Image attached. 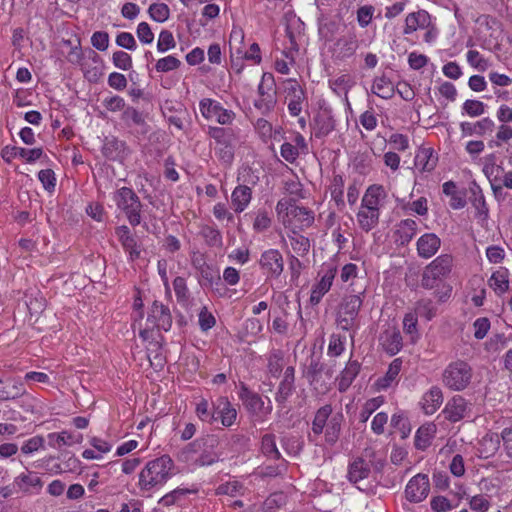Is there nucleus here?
<instances>
[{
	"instance_id": "9d476101",
	"label": "nucleus",
	"mask_w": 512,
	"mask_h": 512,
	"mask_svg": "<svg viewBox=\"0 0 512 512\" xmlns=\"http://www.w3.org/2000/svg\"><path fill=\"white\" fill-rule=\"evenodd\" d=\"M284 93L288 99V111L293 117L299 116L307 101L306 92L295 78L283 81Z\"/></svg>"
},
{
	"instance_id": "5701e85b",
	"label": "nucleus",
	"mask_w": 512,
	"mask_h": 512,
	"mask_svg": "<svg viewBox=\"0 0 512 512\" xmlns=\"http://www.w3.org/2000/svg\"><path fill=\"white\" fill-rule=\"evenodd\" d=\"M438 163V154L431 147H420L414 158V166L421 173L432 172Z\"/></svg>"
},
{
	"instance_id": "09e8293b",
	"label": "nucleus",
	"mask_w": 512,
	"mask_h": 512,
	"mask_svg": "<svg viewBox=\"0 0 512 512\" xmlns=\"http://www.w3.org/2000/svg\"><path fill=\"white\" fill-rule=\"evenodd\" d=\"M344 185L343 176L340 174L334 175L330 185V194L337 207L341 209L345 207Z\"/></svg>"
},
{
	"instance_id": "4d7b16f0",
	"label": "nucleus",
	"mask_w": 512,
	"mask_h": 512,
	"mask_svg": "<svg viewBox=\"0 0 512 512\" xmlns=\"http://www.w3.org/2000/svg\"><path fill=\"white\" fill-rule=\"evenodd\" d=\"M192 490L176 488L173 491L164 495L158 502L159 505L169 507L175 504H179L181 500L189 493H192Z\"/></svg>"
},
{
	"instance_id": "f704fd0d",
	"label": "nucleus",
	"mask_w": 512,
	"mask_h": 512,
	"mask_svg": "<svg viewBox=\"0 0 512 512\" xmlns=\"http://www.w3.org/2000/svg\"><path fill=\"white\" fill-rule=\"evenodd\" d=\"M501 441V433H486L479 442L480 456L485 459L494 456L500 448Z\"/></svg>"
},
{
	"instance_id": "c03bdc74",
	"label": "nucleus",
	"mask_w": 512,
	"mask_h": 512,
	"mask_svg": "<svg viewBox=\"0 0 512 512\" xmlns=\"http://www.w3.org/2000/svg\"><path fill=\"white\" fill-rule=\"evenodd\" d=\"M25 389L20 381H7L0 380V399L9 400L15 399L24 395Z\"/></svg>"
},
{
	"instance_id": "c85d7f7f",
	"label": "nucleus",
	"mask_w": 512,
	"mask_h": 512,
	"mask_svg": "<svg viewBox=\"0 0 512 512\" xmlns=\"http://www.w3.org/2000/svg\"><path fill=\"white\" fill-rule=\"evenodd\" d=\"M115 233L124 250L129 253L130 259L132 261L138 259L140 257V249L136 237L131 233L129 227L126 225L119 226L116 228Z\"/></svg>"
},
{
	"instance_id": "052dcab7",
	"label": "nucleus",
	"mask_w": 512,
	"mask_h": 512,
	"mask_svg": "<svg viewBox=\"0 0 512 512\" xmlns=\"http://www.w3.org/2000/svg\"><path fill=\"white\" fill-rule=\"evenodd\" d=\"M148 13L154 21L159 23L165 22L170 16L169 7L165 3L151 4Z\"/></svg>"
},
{
	"instance_id": "a19ab883",
	"label": "nucleus",
	"mask_w": 512,
	"mask_h": 512,
	"mask_svg": "<svg viewBox=\"0 0 512 512\" xmlns=\"http://www.w3.org/2000/svg\"><path fill=\"white\" fill-rule=\"evenodd\" d=\"M401 368L402 360L400 358L394 359L390 363L385 375L376 380L375 385L377 389L386 390L387 388H389L398 378Z\"/></svg>"
},
{
	"instance_id": "f3484780",
	"label": "nucleus",
	"mask_w": 512,
	"mask_h": 512,
	"mask_svg": "<svg viewBox=\"0 0 512 512\" xmlns=\"http://www.w3.org/2000/svg\"><path fill=\"white\" fill-rule=\"evenodd\" d=\"M101 151L108 160L119 162H123L130 153L126 142L115 136H109L104 139Z\"/></svg>"
},
{
	"instance_id": "13d9d810",
	"label": "nucleus",
	"mask_w": 512,
	"mask_h": 512,
	"mask_svg": "<svg viewBox=\"0 0 512 512\" xmlns=\"http://www.w3.org/2000/svg\"><path fill=\"white\" fill-rule=\"evenodd\" d=\"M196 414L201 421L213 423L217 417L215 416V409H210L207 399L202 398L196 405Z\"/></svg>"
},
{
	"instance_id": "aec40b11",
	"label": "nucleus",
	"mask_w": 512,
	"mask_h": 512,
	"mask_svg": "<svg viewBox=\"0 0 512 512\" xmlns=\"http://www.w3.org/2000/svg\"><path fill=\"white\" fill-rule=\"evenodd\" d=\"M379 344L390 356L396 355L403 347L400 330L395 326H388L379 337Z\"/></svg>"
},
{
	"instance_id": "f8f14e48",
	"label": "nucleus",
	"mask_w": 512,
	"mask_h": 512,
	"mask_svg": "<svg viewBox=\"0 0 512 512\" xmlns=\"http://www.w3.org/2000/svg\"><path fill=\"white\" fill-rule=\"evenodd\" d=\"M286 228L290 231H303L314 223V213L312 210L294 205L290 208V212H287V219L283 220Z\"/></svg>"
},
{
	"instance_id": "2eb2a0df",
	"label": "nucleus",
	"mask_w": 512,
	"mask_h": 512,
	"mask_svg": "<svg viewBox=\"0 0 512 512\" xmlns=\"http://www.w3.org/2000/svg\"><path fill=\"white\" fill-rule=\"evenodd\" d=\"M429 491L428 475L419 473L408 481L405 487V497L411 503H420L427 498Z\"/></svg>"
},
{
	"instance_id": "6e6552de",
	"label": "nucleus",
	"mask_w": 512,
	"mask_h": 512,
	"mask_svg": "<svg viewBox=\"0 0 512 512\" xmlns=\"http://www.w3.org/2000/svg\"><path fill=\"white\" fill-rule=\"evenodd\" d=\"M363 300L360 295H347L340 303L337 313V324L344 330H350L357 319Z\"/></svg>"
},
{
	"instance_id": "a878e982",
	"label": "nucleus",
	"mask_w": 512,
	"mask_h": 512,
	"mask_svg": "<svg viewBox=\"0 0 512 512\" xmlns=\"http://www.w3.org/2000/svg\"><path fill=\"white\" fill-rule=\"evenodd\" d=\"M431 25L430 14L423 9L409 13L405 18V25L403 29L404 35H410L418 29H426Z\"/></svg>"
},
{
	"instance_id": "603ef678",
	"label": "nucleus",
	"mask_w": 512,
	"mask_h": 512,
	"mask_svg": "<svg viewBox=\"0 0 512 512\" xmlns=\"http://www.w3.org/2000/svg\"><path fill=\"white\" fill-rule=\"evenodd\" d=\"M372 88L373 92L383 99H390L395 93L393 84L386 77L375 79Z\"/></svg>"
},
{
	"instance_id": "69168bd1",
	"label": "nucleus",
	"mask_w": 512,
	"mask_h": 512,
	"mask_svg": "<svg viewBox=\"0 0 512 512\" xmlns=\"http://www.w3.org/2000/svg\"><path fill=\"white\" fill-rule=\"evenodd\" d=\"M180 65L181 61L178 58L169 55L159 59L155 64V69L158 72L166 73L178 69Z\"/></svg>"
},
{
	"instance_id": "c9c22d12",
	"label": "nucleus",
	"mask_w": 512,
	"mask_h": 512,
	"mask_svg": "<svg viewBox=\"0 0 512 512\" xmlns=\"http://www.w3.org/2000/svg\"><path fill=\"white\" fill-rule=\"evenodd\" d=\"M442 403L443 393L437 386H433L429 391H427L421 400L422 409L427 415L435 413Z\"/></svg>"
},
{
	"instance_id": "423d86ee",
	"label": "nucleus",
	"mask_w": 512,
	"mask_h": 512,
	"mask_svg": "<svg viewBox=\"0 0 512 512\" xmlns=\"http://www.w3.org/2000/svg\"><path fill=\"white\" fill-rule=\"evenodd\" d=\"M257 93L258 98L254 101V107L262 115H269L277 104L276 83L272 73H263Z\"/></svg>"
},
{
	"instance_id": "680f3d73",
	"label": "nucleus",
	"mask_w": 512,
	"mask_h": 512,
	"mask_svg": "<svg viewBox=\"0 0 512 512\" xmlns=\"http://www.w3.org/2000/svg\"><path fill=\"white\" fill-rule=\"evenodd\" d=\"M391 426L401 433L402 438H406L411 431L409 421L402 412L394 413L392 415Z\"/></svg>"
},
{
	"instance_id": "f03ea898",
	"label": "nucleus",
	"mask_w": 512,
	"mask_h": 512,
	"mask_svg": "<svg viewBox=\"0 0 512 512\" xmlns=\"http://www.w3.org/2000/svg\"><path fill=\"white\" fill-rule=\"evenodd\" d=\"M207 135L215 142V154L226 165L234 160L238 135L235 129L220 126H208Z\"/></svg>"
},
{
	"instance_id": "b1692460",
	"label": "nucleus",
	"mask_w": 512,
	"mask_h": 512,
	"mask_svg": "<svg viewBox=\"0 0 512 512\" xmlns=\"http://www.w3.org/2000/svg\"><path fill=\"white\" fill-rule=\"evenodd\" d=\"M416 247L419 257L429 259L440 249L441 239L435 233H425L418 238Z\"/></svg>"
},
{
	"instance_id": "20e7f679",
	"label": "nucleus",
	"mask_w": 512,
	"mask_h": 512,
	"mask_svg": "<svg viewBox=\"0 0 512 512\" xmlns=\"http://www.w3.org/2000/svg\"><path fill=\"white\" fill-rule=\"evenodd\" d=\"M113 201L121 210L131 226L135 227L141 223L142 203L138 195L129 187H121L113 194Z\"/></svg>"
},
{
	"instance_id": "2f4dec72",
	"label": "nucleus",
	"mask_w": 512,
	"mask_h": 512,
	"mask_svg": "<svg viewBox=\"0 0 512 512\" xmlns=\"http://www.w3.org/2000/svg\"><path fill=\"white\" fill-rule=\"evenodd\" d=\"M295 369L289 366L285 369L282 381L279 384L278 391L275 396L276 402L284 404L295 390Z\"/></svg>"
},
{
	"instance_id": "7c9ffc66",
	"label": "nucleus",
	"mask_w": 512,
	"mask_h": 512,
	"mask_svg": "<svg viewBox=\"0 0 512 512\" xmlns=\"http://www.w3.org/2000/svg\"><path fill=\"white\" fill-rule=\"evenodd\" d=\"M494 128H495V123L489 117H485L475 123L462 122L460 124V129H461L463 136H472V135L484 136L487 133H492Z\"/></svg>"
},
{
	"instance_id": "1a4fd4ad",
	"label": "nucleus",
	"mask_w": 512,
	"mask_h": 512,
	"mask_svg": "<svg viewBox=\"0 0 512 512\" xmlns=\"http://www.w3.org/2000/svg\"><path fill=\"white\" fill-rule=\"evenodd\" d=\"M359 47L356 32L349 30L346 34L337 38L330 47L331 57L334 62H342L352 57Z\"/></svg>"
},
{
	"instance_id": "3c124183",
	"label": "nucleus",
	"mask_w": 512,
	"mask_h": 512,
	"mask_svg": "<svg viewBox=\"0 0 512 512\" xmlns=\"http://www.w3.org/2000/svg\"><path fill=\"white\" fill-rule=\"evenodd\" d=\"M261 452L268 458L279 460L281 453L276 446V436L274 434H265L261 439Z\"/></svg>"
},
{
	"instance_id": "39448f33",
	"label": "nucleus",
	"mask_w": 512,
	"mask_h": 512,
	"mask_svg": "<svg viewBox=\"0 0 512 512\" xmlns=\"http://www.w3.org/2000/svg\"><path fill=\"white\" fill-rule=\"evenodd\" d=\"M472 375V368L466 361L456 360L444 369L442 382L450 390L462 391L469 386Z\"/></svg>"
},
{
	"instance_id": "dca6fc26",
	"label": "nucleus",
	"mask_w": 512,
	"mask_h": 512,
	"mask_svg": "<svg viewBox=\"0 0 512 512\" xmlns=\"http://www.w3.org/2000/svg\"><path fill=\"white\" fill-rule=\"evenodd\" d=\"M239 398L246 409L253 415H266L272 410L271 406L265 407L264 401L258 393L253 392L245 385L241 386Z\"/></svg>"
},
{
	"instance_id": "79ce46f5",
	"label": "nucleus",
	"mask_w": 512,
	"mask_h": 512,
	"mask_svg": "<svg viewBox=\"0 0 512 512\" xmlns=\"http://www.w3.org/2000/svg\"><path fill=\"white\" fill-rule=\"evenodd\" d=\"M380 211L368 209L360 206L357 213V222L359 227L369 232L373 230L379 224Z\"/></svg>"
},
{
	"instance_id": "4468645a",
	"label": "nucleus",
	"mask_w": 512,
	"mask_h": 512,
	"mask_svg": "<svg viewBox=\"0 0 512 512\" xmlns=\"http://www.w3.org/2000/svg\"><path fill=\"white\" fill-rule=\"evenodd\" d=\"M335 127L336 121L331 108H322L310 123L311 134L317 139L327 137Z\"/></svg>"
},
{
	"instance_id": "774afa93",
	"label": "nucleus",
	"mask_w": 512,
	"mask_h": 512,
	"mask_svg": "<svg viewBox=\"0 0 512 512\" xmlns=\"http://www.w3.org/2000/svg\"><path fill=\"white\" fill-rule=\"evenodd\" d=\"M502 448L508 462H512V426L505 427L501 431Z\"/></svg>"
},
{
	"instance_id": "8fccbe9b",
	"label": "nucleus",
	"mask_w": 512,
	"mask_h": 512,
	"mask_svg": "<svg viewBox=\"0 0 512 512\" xmlns=\"http://www.w3.org/2000/svg\"><path fill=\"white\" fill-rule=\"evenodd\" d=\"M14 485L26 492L31 487H41L42 481L36 473L27 471L26 473H21L14 479Z\"/></svg>"
},
{
	"instance_id": "473e14b6",
	"label": "nucleus",
	"mask_w": 512,
	"mask_h": 512,
	"mask_svg": "<svg viewBox=\"0 0 512 512\" xmlns=\"http://www.w3.org/2000/svg\"><path fill=\"white\" fill-rule=\"evenodd\" d=\"M370 472L371 468L369 462L361 457H357L349 463L347 478L351 483L356 484L368 478Z\"/></svg>"
},
{
	"instance_id": "338daca9",
	"label": "nucleus",
	"mask_w": 512,
	"mask_h": 512,
	"mask_svg": "<svg viewBox=\"0 0 512 512\" xmlns=\"http://www.w3.org/2000/svg\"><path fill=\"white\" fill-rule=\"evenodd\" d=\"M467 62L479 71H486L489 67V61L485 59L477 50H469L466 54Z\"/></svg>"
},
{
	"instance_id": "7ed1b4c3",
	"label": "nucleus",
	"mask_w": 512,
	"mask_h": 512,
	"mask_svg": "<svg viewBox=\"0 0 512 512\" xmlns=\"http://www.w3.org/2000/svg\"><path fill=\"white\" fill-rule=\"evenodd\" d=\"M454 261L450 254H441L432 260L421 274V286L424 289H434L445 281L451 274Z\"/></svg>"
},
{
	"instance_id": "58836bf2",
	"label": "nucleus",
	"mask_w": 512,
	"mask_h": 512,
	"mask_svg": "<svg viewBox=\"0 0 512 512\" xmlns=\"http://www.w3.org/2000/svg\"><path fill=\"white\" fill-rule=\"evenodd\" d=\"M436 433V425L428 423L420 426L415 434L414 445L417 450H426L432 442Z\"/></svg>"
},
{
	"instance_id": "e2e57ef3",
	"label": "nucleus",
	"mask_w": 512,
	"mask_h": 512,
	"mask_svg": "<svg viewBox=\"0 0 512 512\" xmlns=\"http://www.w3.org/2000/svg\"><path fill=\"white\" fill-rule=\"evenodd\" d=\"M173 289L177 298V301L181 304L188 302L190 298L189 289L186 284V280L183 277L177 276L173 280Z\"/></svg>"
},
{
	"instance_id": "bf43d9fd",
	"label": "nucleus",
	"mask_w": 512,
	"mask_h": 512,
	"mask_svg": "<svg viewBox=\"0 0 512 512\" xmlns=\"http://www.w3.org/2000/svg\"><path fill=\"white\" fill-rule=\"evenodd\" d=\"M244 489V486L239 481H228L226 483L220 484L216 490V495H229L232 497H235L239 494H242V491Z\"/></svg>"
},
{
	"instance_id": "412c9836",
	"label": "nucleus",
	"mask_w": 512,
	"mask_h": 512,
	"mask_svg": "<svg viewBox=\"0 0 512 512\" xmlns=\"http://www.w3.org/2000/svg\"><path fill=\"white\" fill-rule=\"evenodd\" d=\"M418 223L411 218L403 219L395 225L394 242L398 246H406L417 234Z\"/></svg>"
},
{
	"instance_id": "6ab92c4d",
	"label": "nucleus",
	"mask_w": 512,
	"mask_h": 512,
	"mask_svg": "<svg viewBox=\"0 0 512 512\" xmlns=\"http://www.w3.org/2000/svg\"><path fill=\"white\" fill-rule=\"evenodd\" d=\"M217 445V438L214 435H206L197 438L191 443L187 444L181 451L180 457L186 462L195 464V458L200 454L205 447L214 448Z\"/></svg>"
},
{
	"instance_id": "49530a36",
	"label": "nucleus",
	"mask_w": 512,
	"mask_h": 512,
	"mask_svg": "<svg viewBox=\"0 0 512 512\" xmlns=\"http://www.w3.org/2000/svg\"><path fill=\"white\" fill-rule=\"evenodd\" d=\"M291 234H288V238L290 240L291 247L293 251L301 257H304L308 254L310 250V240L309 238L300 234L299 231H290Z\"/></svg>"
},
{
	"instance_id": "9b49d317",
	"label": "nucleus",
	"mask_w": 512,
	"mask_h": 512,
	"mask_svg": "<svg viewBox=\"0 0 512 512\" xmlns=\"http://www.w3.org/2000/svg\"><path fill=\"white\" fill-rule=\"evenodd\" d=\"M267 279H278L284 270V259L278 249H267L262 252L258 261Z\"/></svg>"
},
{
	"instance_id": "393cba45",
	"label": "nucleus",
	"mask_w": 512,
	"mask_h": 512,
	"mask_svg": "<svg viewBox=\"0 0 512 512\" xmlns=\"http://www.w3.org/2000/svg\"><path fill=\"white\" fill-rule=\"evenodd\" d=\"M467 409L468 405L466 400L460 395H455L446 403L442 413L445 419L455 423L465 417Z\"/></svg>"
},
{
	"instance_id": "f257e3e1",
	"label": "nucleus",
	"mask_w": 512,
	"mask_h": 512,
	"mask_svg": "<svg viewBox=\"0 0 512 512\" xmlns=\"http://www.w3.org/2000/svg\"><path fill=\"white\" fill-rule=\"evenodd\" d=\"M174 463L168 455L149 461L139 474V488L150 492L164 485L172 476Z\"/></svg>"
},
{
	"instance_id": "6e6d98bb",
	"label": "nucleus",
	"mask_w": 512,
	"mask_h": 512,
	"mask_svg": "<svg viewBox=\"0 0 512 512\" xmlns=\"http://www.w3.org/2000/svg\"><path fill=\"white\" fill-rule=\"evenodd\" d=\"M436 306L431 299H420L416 303L415 314L430 321L436 315Z\"/></svg>"
},
{
	"instance_id": "0e129e2a",
	"label": "nucleus",
	"mask_w": 512,
	"mask_h": 512,
	"mask_svg": "<svg viewBox=\"0 0 512 512\" xmlns=\"http://www.w3.org/2000/svg\"><path fill=\"white\" fill-rule=\"evenodd\" d=\"M220 456L214 451V448L205 447L200 454L195 458V465L197 466H210L218 462Z\"/></svg>"
},
{
	"instance_id": "cd10ccee",
	"label": "nucleus",
	"mask_w": 512,
	"mask_h": 512,
	"mask_svg": "<svg viewBox=\"0 0 512 512\" xmlns=\"http://www.w3.org/2000/svg\"><path fill=\"white\" fill-rule=\"evenodd\" d=\"M215 415L217 414L221 420V424L225 427L232 426L237 418V411L229 401L228 397L221 396L213 403Z\"/></svg>"
},
{
	"instance_id": "4c0bfd02",
	"label": "nucleus",
	"mask_w": 512,
	"mask_h": 512,
	"mask_svg": "<svg viewBox=\"0 0 512 512\" xmlns=\"http://www.w3.org/2000/svg\"><path fill=\"white\" fill-rule=\"evenodd\" d=\"M121 119L127 127L137 126L140 128L142 134L148 132V125L143 113L132 106H127L124 109L121 115Z\"/></svg>"
},
{
	"instance_id": "a211bd4d",
	"label": "nucleus",
	"mask_w": 512,
	"mask_h": 512,
	"mask_svg": "<svg viewBox=\"0 0 512 512\" xmlns=\"http://www.w3.org/2000/svg\"><path fill=\"white\" fill-rule=\"evenodd\" d=\"M336 273L337 268L335 266H329L321 276L320 280L312 286L309 299L312 306L318 305L323 296L331 289Z\"/></svg>"
},
{
	"instance_id": "37998d69",
	"label": "nucleus",
	"mask_w": 512,
	"mask_h": 512,
	"mask_svg": "<svg viewBox=\"0 0 512 512\" xmlns=\"http://www.w3.org/2000/svg\"><path fill=\"white\" fill-rule=\"evenodd\" d=\"M49 446L53 448H60L61 446H71L75 443H80L83 439L81 434H73L68 431L60 433H49L47 435Z\"/></svg>"
},
{
	"instance_id": "e433bc0d",
	"label": "nucleus",
	"mask_w": 512,
	"mask_h": 512,
	"mask_svg": "<svg viewBox=\"0 0 512 512\" xmlns=\"http://www.w3.org/2000/svg\"><path fill=\"white\" fill-rule=\"evenodd\" d=\"M361 369V364L357 360H349L345 368L341 371L338 378V390L345 392L357 377Z\"/></svg>"
},
{
	"instance_id": "0eeeda50",
	"label": "nucleus",
	"mask_w": 512,
	"mask_h": 512,
	"mask_svg": "<svg viewBox=\"0 0 512 512\" xmlns=\"http://www.w3.org/2000/svg\"><path fill=\"white\" fill-rule=\"evenodd\" d=\"M199 110L206 120H215L222 126L231 125L236 118L233 110L224 108L220 102L211 98L201 99Z\"/></svg>"
},
{
	"instance_id": "864d4df0",
	"label": "nucleus",
	"mask_w": 512,
	"mask_h": 512,
	"mask_svg": "<svg viewBox=\"0 0 512 512\" xmlns=\"http://www.w3.org/2000/svg\"><path fill=\"white\" fill-rule=\"evenodd\" d=\"M346 336L333 333L329 338L327 354L330 357H338L345 350Z\"/></svg>"
},
{
	"instance_id": "a18cd8bd",
	"label": "nucleus",
	"mask_w": 512,
	"mask_h": 512,
	"mask_svg": "<svg viewBox=\"0 0 512 512\" xmlns=\"http://www.w3.org/2000/svg\"><path fill=\"white\" fill-rule=\"evenodd\" d=\"M342 421L343 414L341 413H337L329 419L325 426V440L328 444L334 445L339 439Z\"/></svg>"
},
{
	"instance_id": "ddd939ff",
	"label": "nucleus",
	"mask_w": 512,
	"mask_h": 512,
	"mask_svg": "<svg viewBox=\"0 0 512 512\" xmlns=\"http://www.w3.org/2000/svg\"><path fill=\"white\" fill-rule=\"evenodd\" d=\"M152 328L169 331L172 327V314L168 305L163 304L161 301L154 300L151 304L146 320Z\"/></svg>"
},
{
	"instance_id": "ea45409f",
	"label": "nucleus",
	"mask_w": 512,
	"mask_h": 512,
	"mask_svg": "<svg viewBox=\"0 0 512 512\" xmlns=\"http://www.w3.org/2000/svg\"><path fill=\"white\" fill-rule=\"evenodd\" d=\"M489 287L493 291L501 296L506 293L509 289V271L504 267H500L498 270L492 273L488 280Z\"/></svg>"
},
{
	"instance_id": "de8ad7c7",
	"label": "nucleus",
	"mask_w": 512,
	"mask_h": 512,
	"mask_svg": "<svg viewBox=\"0 0 512 512\" xmlns=\"http://www.w3.org/2000/svg\"><path fill=\"white\" fill-rule=\"evenodd\" d=\"M331 413V405H324L317 410L312 422V431L314 434L320 435L323 433L324 428L329 421Z\"/></svg>"
},
{
	"instance_id": "bb28decb",
	"label": "nucleus",
	"mask_w": 512,
	"mask_h": 512,
	"mask_svg": "<svg viewBox=\"0 0 512 512\" xmlns=\"http://www.w3.org/2000/svg\"><path fill=\"white\" fill-rule=\"evenodd\" d=\"M42 154V148L25 149L16 146H6L1 152L2 158L8 163L17 156L25 159L28 163H33L40 159Z\"/></svg>"
},
{
	"instance_id": "c756f323",
	"label": "nucleus",
	"mask_w": 512,
	"mask_h": 512,
	"mask_svg": "<svg viewBox=\"0 0 512 512\" xmlns=\"http://www.w3.org/2000/svg\"><path fill=\"white\" fill-rule=\"evenodd\" d=\"M469 201L476 209V216L485 221L489 216V208L481 187L475 182L469 184Z\"/></svg>"
},
{
	"instance_id": "4be33fe9",
	"label": "nucleus",
	"mask_w": 512,
	"mask_h": 512,
	"mask_svg": "<svg viewBox=\"0 0 512 512\" xmlns=\"http://www.w3.org/2000/svg\"><path fill=\"white\" fill-rule=\"evenodd\" d=\"M387 197V192L382 185H370L361 200V207L380 211Z\"/></svg>"
},
{
	"instance_id": "72a5a7b5",
	"label": "nucleus",
	"mask_w": 512,
	"mask_h": 512,
	"mask_svg": "<svg viewBox=\"0 0 512 512\" xmlns=\"http://www.w3.org/2000/svg\"><path fill=\"white\" fill-rule=\"evenodd\" d=\"M252 199V190L249 186L238 185L231 194V205L236 213L243 212Z\"/></svg>"
},
{
	"instance_id": "5fc2aeb1",
	"label": "nucleus",
	"mask_w": 512,
	"mask_h": 512,
	"mask_svg": "<svg viewBox=\"0 0 512 512\" xmlns=\"http://www.w3.org/2000/svg\"><path fill=\"white\" fill-rule=\"evenodd\" d=\"M45 449V439L41 435L33 436L25 440L20 447V451L24 455H31L39 450Z\"/></svg>"
}]
</instances>
